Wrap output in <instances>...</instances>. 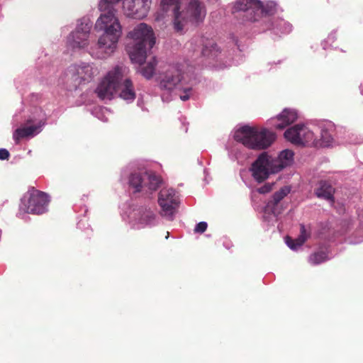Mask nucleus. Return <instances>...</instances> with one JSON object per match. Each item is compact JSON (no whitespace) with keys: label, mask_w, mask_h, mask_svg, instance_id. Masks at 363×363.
Instances as JSON below:
<instances>
[{"label":"nucleus","mask_w":363,"mask_h":363,"mask_svg":"<svg viewBox=\"0 0 363 363\" xmlns=\"http://www.w3.org/2000/svg\"><path fill=\"white\" fill-rule=\"evenodd\" d=\"M191 89H189L188 90H186L185 91V94L184 95H181L180 96V99L182 100V101H186L189 99V95L188 94H186V91H191Z\"/></svg>","instance_id":"obj_30"},{"label":"nucleus","mask_w":363,"mask_h":363,"mask_svg":"<svg viewBox=\"0 0 363 363\" xmlns=\"http://www.w3.org/2000/svg\"><path fill=\"white\" fill-rule=\"evenodd\" d=\"M49 201L45 193L33 189L28 197L22 199L20 209L24 213L40 215L48 211Z\"/></svg>","instance_id":"obj_7"},{"label":"nucleus","mask_w":363,"mask_h":363,"mask_svg":"<svg viewBox=\"0 0 363 363\" xmlns=\"http://www.w3.org/2000/svg\"><path fill=\"white\" fill-rule=\"evenodd\" d=\"M128 36L132 40L127 45L130 58L141 65L146 58L147 45L151 49L155 44L153 30L150 26L141 23L129 32Z\"/></svg>","instance_id":"obj_3"},{"label":"nucleus","mask_w":363,"mask_h":363,"mask_svg":"<svg viewBox=\"0 0 363 363\" xmlns=\"http://www.w3.org/2000/svg\"><path fill=\"white\" fill-rule=\"evenodd\" d=\"M309 237V234L307 233L305 225L303 224L300 225V235L298 238L294 240L290 237L287 236L286 238V242L287 245L292 250L296 249L298 247L301 246Z\"/></svg>","instance_id":"obj_23"},{"label":"nucleus","mask_w":363,"mask_h":363,"mask_svg":"<svg viewBox=\"0 0 363 363\" xmlns=\"http://www.w3.org/2000/svg\"><path fill=\"white\" fill-rule=\"evenodd\" d=\"M151 0H123L125 15L134 18H143L149 11Z\"/></svg>","instance_id":"obj_13"},{"label":"nucleus","mask_w":363,"mask_h":363,"mask_svg":"<svg viewBox=\"0 0 363 363\" xmlns=\"http://www.w3.org/2000/svg\"><path fill=\"white\" fill-rule=\"evenodd\" d=\"M91 26L82 23L67 38L68 45L75 48H84L89 45V38Z\"/></svg>","instance_id":"obj_14"},{"label":"nucleus","mask_w":363,"mask_h":363,"mask_svg":"<svg viewBox=\"0 0 363 363\" xmlns=\"http://www.w3.org/2000/svg\"><path fill=\"white\" fill-rule=\"evenodd\" d=\"M147 216L150 219H154V214L152 213H148Z\"/></svg>","instance_id":"obj_32"},{"label":"nucleus","mask_w":363,"mask_h":363,"mask_svg":"<svg viewBox=\"0 0 363 363\" xmlns=\"http://www.w3.org/2000/svg\"><path fill=\"white\" fill-rule=\"evenodd\" d=\"M274 168L272 157L267 152H262L252 164L250 170L253 179L258 183H261L266 180L270 174L277 172L274 170Z\"/></svg>","instance_id":"obj_9"},{"label":"nucleus","mask_w":363,"mask_h":363,"mask_svg":"<svg viewBox=\"0 0 363 363\" xmlns=\"http://www.w3.org/2000/svg\"><path fill=\"white\" fill-rule=\"evenodd\" d=\"M97 74L96 68L89 64H82L70 66L66 72V76L68 80L74 82L75 84H79L82 82L90 81Z\"/></svg>","instance_id":"obj_12"},{"label":"nucleus","mask_w":363,"mask_h":363,"mask_svg":"<svg viewBox=\"0 0 363 363\" xmlns=\"http://www.w3.org/2000/svg\"><path fill=\"white\" fill-rule=\"evenodd\" d=\"M234 138L249 149L262 150L272 145L276 134L265 128L244 125L235 131Z\"/></svg>","instance_id":"obj_4"},{"label":"nucleus","mask_w":363,"mask_h":363,"mask_svg":"<svg viewBox=\"0 0 363 363\" xmlns=\"http://www.w3.org/2000/svg\"><path fill=\"white\" fill-rule=\"evenodd\" d=\"M117 91H119V96L124 100L133 101L136 96L133 84L128 78L118 82Z\"/></svg>","instance_id":"obj_20"},{"label":"nucleus","mask_w":363,"mask_h":363,"mask_svg":"<svg viewBox=\"0 0 363 363\" xmlns=\"http://www.w3.org/2000/svg\"><path fill=\"white\" fill-rule=\"evenodd\" d=\"M127 74V69L123 66H116L110 70L98 85L96 93L99 99L111 100L117 92L118 82Z\"/></svg>","instance_id":"obj_5"},{"label":"nucleus","mask_w":363,"mask_h":363,"mask_svg":"<svg viewBox=\"0 0 363 363\" xmlns=\"http://www.w3.org/2000/svg\"><path fill=\"white\" fill-rule=\"evenodd\" d=\"M335 191V188L333 186L330 181L320 180L318 182L314 193L318 198L334 203Z\"/></svg>","instance_id":"obj_17"},{"label":"nucleus","mask_w":363,"mask_h":363,"mask_svg":"<svg viewBox=\"0 0 363 363\" xmlns=\"http://www.w3.org/2000/svg\"><path fill=\"white\" fill-rule=\"evenodd\" d=\"M359 220H360L361 224L363 226V209H362L361 214L359 215Z\"/></svg>","instance_id":"obj_31"},{"label":"nucleus","mask_w":363,"mask_h":363,"mask_svg":"<svg viewBox=\"0 0 363 363\" xmlns=\"http://www.w3.org/2000/svg\"><path fill=\"white\" fill-rule=\"evenodd\" d=\"M298 118V113L296 110L291 108H284L282 112L277 116V119L280 123L275 125L277 129H284L286 126L295 122Z\"/></svg>","instance_id":"obj_19"},{"label":"nucleus","mask_w":363,"mask_h":363,"mask_svg":"<svg viewBox=\"0 0 363 363\" xmlns=\"http://www.w3.org/2000/svg\"><path fill=\"white\" fill-rule=\"evenodd\" d=\"M293 157L294 152L291 150H284L279 153L277 158L274 159L272 157V160L275 167L274 170L278 172L289 166L293 160Z\"/></svg>","instance_id":"obj_22"},{"label":"nucleus","mask_w":363,"mask_h":363,"mask_svg":"<svg viewBox=\"0 0 363 363\" xmlns=\"http://www.w3.org/2000/svg\"><path fill=\"white\" fill-rule=\"evenodd\" d=\"M273 184L266 183L262 186L257 189V191L259 194H267L272 190Z\"/></svg>","instance_id":"obj_27"},{"label":"nucleus","mask_w":363,"mask_h":363,"mask_svg":"<svg viewBox=\"0 0 363 363\" xmlns=\"http://www.w3.org/2000/svg\"><path fill=\"white\" fill-rule=\"evenodd\" d=\"M207 226L208 225L206 222H200L196 225L194 232L198 233H203L206 230Z\"/></svg>","instance_id":"obj_28"},{"label":"nucleus","mask_w":363,"mask_h":363,"mask_svg":"<svg viewBox=\"0 0 363 363\" xmlns=\"http://www.w3.org/2000/svg\"><path fill=\"white\" fill-rule=\"evenodd\" d=\"M9 157H10V153L6 149H4V148L0 149V160H9Z\"/></svg>","instance_id":"obj_29"},{"label":"nucleus","mask_w":363,"mask_h":363,"mask_svg":"<svg viewBox=\"0 0 363 363\" xmlns=\"http://www.w3.org/2000/svg\"><path fill=\"white\" fill-rule=\"evenodd\" d=\"M187 49L191 51L196 57L214 56L218 52V48L213 39L204 36H194L186 45Z\"/></svg>","instance_id":"obj_10"},{"label":"nucleus","mask_w":363,"mask_h":363,"mask_svg":"<svg viewBox=\"0 0 363 363\" xmlns=\"http://www.w3.org/2000/svg\"><path fill=\"white\" fill-rule=\"evenodd\" d=\"M129 185L135 192L155 191L162 183L160 176L152 171H139L130 174L128 179Z\"/></svg>","instance_id":"obj_6"},{"label":"nucleus","mask_w":363,"mask_h":363,"mask_svg":"<svg viewBox=\"0 0 363 363\" xmlns=\"http://www.w3.org/2000/svg\"><path fill=\"white\" fill-rule=\"evenodd\" d=\"M41 125H30L21 127L15 130L13 133V138L16 144H18L21 140L28 137H33L40 131Z\"/></svg>","instance_id":"obj_21"},{"label":"nucleus","mask_w":363,"mask_h":363,"mask_svg":"<svg viewBox=\"0 0 363 363\" xmlns=\"http://www.w3.org/2000/svg\"><path fill=\"white\" fill-rule=\"evenodd\" d=\"M121 0H102L99 9L102 11L95 23L97 31H104L98 40L99 49L107 55L114 52L122 34V28L116 16V10L113 4Z\"/></svg>","instance_id":"obj_1"},{"label":"nucleus","mask_w":363,"mask_h":363,"mask_svg":"<svg viewBox=\"0 0 363 363\" xmlns=\"http://www.w3.org/2000/svg\"><path fill=\"white\" fill-rule=\"evenodd\" d=\"M316 141L318 142L317 147H328L331 144L333 137L328 130L323 129L320 132V139H316Z\"/></svg>","instance_id":"obj_25"},{"label":"nucleus","mask_w":363,"mask_h":363,"mask_svg":"<svg viewBox=\"0 0 363 363\" xmlns=\"http://www.w3.org/2000/svg\"><path fill=\"white\" fill-rule=\"evenodd\" d=\"M290 191V187L287 186H283L279 191H276L273 194L272 199L268 201L267 206L274 216H278L281 213V211L278 209V204Z\"/></svg>","instance_id":"obj_18"},{"label":"nucleus","mask_w":363,"mask_h":363,"mask_svg":"<svg viewBox=\"0 0 363 363\" xmlns=\"http://www.w3.org/2000/svg\"><path fill=\"white\" fill-rule=\"evenodd\" d=\"M157 63V62L155 57H152L145 65L142 66L140 67V73L146 79H150L155 73Z\"/></svg>","instance_id":"obj_24"},{"label":"nucleus","mask_w":363,"mask_h":363,"mask_svg":"<svg viewBox=\"0 0 363 363\" xmlns=\"http://www.w3.org/2000/svg\"><path fill=\"white\" fill-rule=\"evenodd\" d=\"M234 12L243 11L247 20L255 21L257 18L263 13L269 14L262 3L259 0H239L235 2L233 6Z\"/></svg>","instance_id":"obj_11"},{"label":"nucleus","mask_w":363,"mask_h":363,"mask_svg":"<svg viewBox=\"0 0 363 363\" xmlns=\"http://www.w3.org/2000/svg\"><path fill=\"white\" fill-rule=\"evenodd\" d=\"M158 203L162 211L167 214L172 215L174 210L178 206L179 198L173 189H164L160 191Z\"/></svg>","instance_id":"obj_15"},{"label":"nucleus","mask_w":363,"mask_h":363,"mask_svg":"<svg viewBox=\"0 0 363 363\" xmlns=\"http://www.w3.org/2000/svg\"><path fill=\"white\" fill-rule=\"evenodd\" d=\"M181 74L177 69L168 70L160 82V89L171 91L181 82Z\"/></svg>","instance_id":"obj_16"},{"label":"nucleus","mask_w":363,"mask_h":363,"mask_svg":"<svg viewBox=\"0 0 363 363\" xmlns=\"http://www.w3.org/2000/svg\"><path fill=\"white\" fill-rule=\"evenodd\" d=\"M180 0H162L161 6L165 11L171 7L174 13V28L177 32H182L188 23L198 25L205 18L206 11L204 4L199 0H191L185 13H179Z\"/></svg>","instance_id":"obj_2"},{"label":"nucleus","mask_w":363,"mask_h":363,"mask_svg":"<svg viewBox=\"0 0 363 363\" xmlns=\"http://www.w3.org/2000/svg\"><path fill=\"white\" fill-rule=\"evenodd\" d=\"M284 138L298 146L318 145L313 131L305 125L298 124L288 128L284 133Z\"/></svg>","instance_id":"obj_8"},{"label":"nucleus","mask_w":363,"mask_h":363,"mask_svg":"<svg viewBox=\"0 0 363 363\" xmlns=\"http://www.w3.org/2000/svg\"><path fill=\"white\" fill-rule=\"evenodd\" d=\"M327 259V255L323 251H319L311 254L309 257V262L312 264H319Z\"/></svg>","instance_id":"obj_26"}]
</instances>
